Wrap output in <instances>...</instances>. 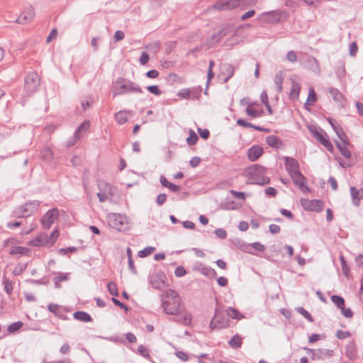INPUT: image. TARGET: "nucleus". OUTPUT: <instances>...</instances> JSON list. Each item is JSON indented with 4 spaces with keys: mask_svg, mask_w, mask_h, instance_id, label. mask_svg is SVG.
<instances>
[{
    "mask_svg": "<svg viewBox=\"0 0 363 363\" xmlns=\"http://www.w3.org/2000/svg\"><path fill=\"white\" fill-rule=\"evenodd\" d=\"M161 299L162 306L167 314L177 315L185 309L182 298L175 290L167 289L162 295Z\"/></svg>",
    "mask_w": 363,
    "mask_h": 363,
    "instance_id": "1",
    "label": "nucleus"
},
{
    "mask_svg": "<svg viewBox=\"0 0 363 363\" xmlns=\"http://www.w3.org/2000/svg\"><path fill=\"white\" fill-rule=\"evenodd\" d=\"M214 233L220 239H225L227 237V233L223 228H218Z\"/></svg>",
    "mask_w": 363,
    "mask_h": 363,
    "instance_id": "60",
    "label": "nucleus"
},
{
    "mask_svg": "<svg viewBox=\"0 0 363 363\" xmlns=\"http://www.w3.org/2000/svg\"><path fill=\"white\" fill-rule=\"evenodd\" d=\"M226 312L227 315L233 319L241 320L245 318V315L243 314H242L233 307H229L227 309Z\"/></svg>",
    "mask_w": 363,
    "mask_h": 363,
    "instance_id": "34",
    "label": "nucleus"
},
{
    "mask_svg": "<svg viewBox=\"0 0 363 363\" xmlns=\"http://www.w3.org/2000/svg\"><path fill=\"white\" fill-rule=\"evenodd\" d=\"M241 0H227L225 2L218 3L214 7L218 10H232L239 6Z\"/></svg>",
    "mask_w": 363,
    "mask_h": 363,
    "instance_id": "15",
    "label": "nucleus"
},
{
    "mask_svg": "<svg viewBox=\"0 0 363 363\" xmlns=\"http://www.w3.org/2000/svg\"><path fill=\"white\" fill-rule=\"evenodd\" d=\"M23 325V323L22 321H17L9 325L7 328V330L9 333H13L18 330Z\"/></svg>",
    "mask_w": 363,
    "mask_h": 363,
    "instance_id": "45",
    "label": "nucleus"
},
{
    "mask_svg": "<svg viewBox=\"0 0 363 363\" xmlns=\"http://www.w3.org/2000/svg\"><path fill=\"white\" fill-rule=\"evenodd\" d=\"M242 344V338L238 335L235 334L229 341L228 345L233 349L240 348Z\"/></svg>",
    "mask_w": 363,
    "mask_h": 363,
    "instance_id": "29",
    "label": "nucleus"
},
{
    "mask_svg": "<svg viewBox=\"0 0 363 363\" xmlns=\"http://www.w3.org/2000/svg\"><path fill=\"white\" fill-rule=\"evenodd\" d=\"M209 326L212 330L225 328L228 326V320L223 317L222 313H219L218 308H216L214 316Z\"/></svg>",
    "mask_w": 363,
    "mask_h": 363,
    "instance_id": "9",
    "label": "nucleus"
},
{
    "mask_svg": "<svg viewBox=\"0 0 363 363\" xmlns=\"http://www.w3.org/2000/svg\"><path fill=\"white\" fill-rule=\"evenodd\" d=\"M128 92L142 93V89L137 84L125 79H118L113 83V96L125 94Z\"/></svg>",
    "mask_w": 363,
    "mask_h": 363,
    "instance_id": "4",
    "label": "nucleus"
},
{
    "mask_svg": "<svg viewBox=\"0 0 363 363\" xmlns=\"http://www.w3.org/2000/svg\"><path fill=\"white\" fill-rule=\"evenodd\" d=\"M48 311L53 313L56 317L62 320H68V317L66 315L67 312L70 311L67 308L55 303H50L48 306Z\"/></svg>",
    "mask_w": 363,
    "mask_h": 363,
    "instance_id": "11",
    "label": "nucleus"
},
{
    "mask_svg": "<svg viewBox=\"0 0 363 363\" xmlns=\"http://www.w3.org/2000/svg\"><path fill=\"white\" fill-rule=\"evenodd\" d=\"M69 279V274H62L61 272H58V276L54 277L53 281L55 283V288H60V282L65 281Z\"/></svg>",
    "mask_w": 363,
    "mask_h": 363,
    "instance_id": "40",
    "label": "nucleus"
},
{
    "mask_svg": "<svg viewBox=\"0 0 363 363\" xmlns=\"http://www.w3.org/2000/svg\"><path fill=\"white\" fill-rule=\"evenodd\" d=\"M111 300L116 306H119L121 308L124 309L125 311L128 310V307L127 306V305L121 302L117 298L113 297Z\"/></svg>",
    "mask_w": 363,
    "mask_h": 363,
    "instance_id": "61",
    "label": "nucleus"
},
{
    "mask_svg": "<svg viewBox=\"0 0 363 363\" xmlns=\"http://www.w3.org/2000/svg\"><path fill=\"white\" fill-rule=\"evenodd\" d=\"M58 216V210L56 208L49 210L42 218L41 221L44 227L49 228L54 223V218Z\"/></svg>",
    "mask_w": 363,
    "mask_h": 363,
    "instance_id": "14",
    "label": "nucleus"
},
{
    "mask_svg": "<svg viewBox=\"0 0 363 363\" xmlns=\"http://www.w3.org/2000/svg\"><path fill=\"white\" fill-rule=\"evenodd\" d=\"M331 301L340 309H343L342 308L345 306V299L340 296L333 295L331 296Z\"/></svg>",
    "mask_w": 363,
    "mask_h": 363,
    "instance_id": "41",
    "label": "nucleus"
},
{
    "mask_svg": "<svg viewBox=\"0 0 363 363\" xmlns=\"http://www.w3.org/2000/svg\"><path fill=\"white\" fill-rule=\"evenodd\" d=\"M41 155L45 160H50L52 157V152L50 147H45L42 150Z\"/></svg>",
    "mask_w": 363,
    "mask_h": 363,
    "instance_id": "52",
    "label": "nucleus"
},
{
    "mask_svg": "<svg viewBox=\"0 0 363 363\" xmlns=\"http://www.w3.org/2000/svg\"><path fill=\"white\" fill-rule=\"evenodd\" d=\"M186 274V270L182 266H178L174 269V274L177 277H182Z\"/></svg>",
    "mask_w": 363,
    "mask_h": 363,
    "instance_id": "53",
    "label": "nucleus"
},
{
    "mask_svg": "<svg viewBox=\"0 0 363 363\" xmlns=\"http://www.w3.org/2000/svg\"><path fill=\"white\" fill-rule=\"evenodd\" d=\"M312 135L330 152H333V146L330 141L329 136L323 130L311 129Z\"/></svg>",
    "mask_w": 363,
    "mask_h": 363,
    "instance_id": "8",
    "label": "nucleus"
},
{
    "mask_svg": "<svg viewBox=\"0 0 363 363\" xmlns=\"http://www.w3.org/2000/svg\"><path fill=\"white\" fill-rule=\"evenodd\" d=\"M336 145L337 149L345 157L348 159L351 157V152L345 145H342L339 143H337Z\"/></svg>",
    "mask_w": 363,
    "mask_h": 363,
    "instance_id": "49",
    "label": "nucleus"
},
{
    "mask_svg": "<svg viewBox=\"0 0 363 363\" xmlns=\"http://www.w3.org/2000/svg\"><path fill=\"white\" fill-rule=\"evenodd\" d=\"M160 180L163 186L168 188L172 191L176 192L180 190L179 186L169 182L164 176H161Z\"/></svg>",
    "mask_w": 363,
    "mask_h": 363,
    "instance_id": "28",
    "label": "nucleus"
},
{
    "mask_svg": "<svg viewBox=\"0 0 363 363\" xmlns=\"http://www.w3.org/2000/svg\"><path fill=\"white\" fill-rule=\"evenodd\" d=\"M192 320V316L190 313H186L182 316L178 317L175 319V321L184 325H190Z\"/></svg>",
    "mask_w": 363,
    "mask_h": 363,
    "instance_id": "36",
    "label": "nucleus"
},
{
    "mask_svg": "<svg viewBox=\"0 0 363 363\" xmlns=\"http://www.w3.org/2000/svg\"><path fill=\"white\" fill-rule=\"evenodd\" d=\"M198 270L202 274H203L204 276H206L210 279L215 278L217 275L215 269H213V268H211L210 267L203 266V264H201V267L198 268Z\"/></svg>",
    "mask_w": 363,
    "mask_h": 363,
    "instance_id": "27",
    "label": "nucleus"
},
{
    "mask_svg": "<svg viewBox=\"0 0 363 363\" xmlns=\"http://www.w3.org/2000/svg\"><path fill=\"white\" fill-rule=\"evenodd\" d=\"M243 176L250 184L264 185L269 183V178L266 176V169L259 164H253L247 167Z\"/></svg>",
    "mask_w": 363,
    "mask_h": 363,
    "instance_id": "2",
    "label": "nucleus"
},
{
    "mask_svg": "<svg viewBox=\"0 0 363 363\" xmlns=\"http://www.w3.org/2000/svg\"><path fill=\"white\" fill-rule=\"evenodd\" d=\"M25 82L27 89L32 91L37 88L39 84V78L35 72H31L26 76Z\"/></svg>",
    "mask_w": 363,
    "mask_h": 363,
    "instance_id": "16",
    "label": "nucleus"
},
{
    "mask_svg": "<svg viewBox=\"0 0 363 363\" xmlns=\"http://www.w3.org/2000/svg\"><path fill=\"white\" fill-rule=\"evenodd\" d=\"M296 311L301 315H302L308 321L311 323L314 322V318H313V316L303 307H298L296 308Z\"/></svg>",
    "mask_w": 363,
    "mask_h": 363,
    "instance_id": "44",
    "label": "nucleus"
},
{
    "mask_svg": "<svg viewBox=\"0 0 363 363\" xmlns=\"http://www.w3.org/2000/svg\"><path fill=\"white\" fill-rule=\"evenodd\" d=\"M284 77V75L281 72L277 73L274 77L275 89L278 92H281L282 91Z\"/></svg>",
    "mask_w": 363,
    "mask_h": 363,
    "instance_id": "37",
    "label": "nucleus"
},
{
    "mask_svg": "<svg viewBox=\"0 0 363 363\" xmlns=\"http://www.w3.org/2000/svg\"><path fill=\"white\" fill-rule=\"evenodd\" d=\"M287 60L291 62H295L297 60V55L294 51H289L286 55Z\"/></svg>",
    "mask_w": 363,
    "mask_h": 363,
    "instance_id": "64",
    "label": "nucleus"
},
{
    "mask_svg": "<svg viewBox=\"0 0 363 363\" xmlns=\"http://www.w3.org/2000/svg\"><path fill=\"white\" fill-rule=\"evenodd\" d=\"M316 353L317 354L315 355V357H316L317 360H322L327 357H333L334 354L333 350L328 349H318L316 350Z\"/></svg>",
    "mask_w": 363,
    "mask_h": 363,
    "instance_id": "26",
    "label": "nucleus"
},
{
    "mask_svg": "<svg viewBox=\"0 0 363 363\" xmlns=\"http://www.w3.org/2000/svg\"><path fill=\"white\" fill-rule=\"evenodd\" d=\"M108 225L119 231L125 232L130 228L128 217L122 213H108L106 216Z\"/></svg>",
    "mask_w": 363,
    "mask_h": 363,
    "instance_id": "3",
    "label": "nucleus"
},
{
    "mask_svg": "<svg viewBox=\"0 0 363 363\" xmlns=\"http://www.w3.org/2000/svg\"><path fill=\"white\" fill-rule=\"evenodd\" d=\"M350 192L354 203H357L363 199V189H357L355 187H351Z\"/></svg>",
    "mask_w": 363,
    "mask_h": 363,
    "instance_id": "33",
    "label": "nucleus"
},
{
    "mask_svg": "<svg viewBox=\"0 0 363 363\" xmlns=\"http://www.w3.org/2000/svg\"><path fill=\"white\" fill-rule=\"evenodd\" d=\"M342 308L340 310L345 317L350 318L353 316V311L350 308H346L345 306Z\"/></svg>",
    "mask_w": 363,
    "mask_h": 363,
    "instance_id": "62",
    "label": "nucleus"
},
{
    "mask_svg": "<svg viewBox=\"0 0 363 363\" xmlns=\"http://www.w3.org/2000/svg\"><path fill=\"white\" fill-rule=\"evenodd\" d=\"M189 137L186 138V142L189 145H195L198 140V136L196 133L190 130L189 132Z\"/></svg>",
    "mask_w": 363,
    "mask_h": 363,
    "instance_id": "47",
    "label": "nucleus"
},
{
    "mask_svg": "<svg viewBox=\"0 0 363 363\" xmlns=\"http://www.w3.org/2000/svg\"><path fill=\"white\" fill-rule=\"evenodd\" d=\"M243 104L247 105L246 113L251 118H258L263 115L264 111L262 106L258 103H248L242 101Z\"/></svg>",
    "mask_w": 363,
    "mask_h": 363,
    "instance_id": "10",
    "label": "nucleus"
},
{
    "mask_svg": "<svg viewBox=\"0 0 363 363\" xmlns=\"http://www.w3.org/2000/svg\"><path fill=\"white\" fill-rule=\"evenodd\" d=\"M73 317L74 319L84 323L92 321L91 316L87 312L82 311H78L74 312L73 314Z\"/></svg>",
    "mask_w": 363,
    "mask_h": 363,
    "instance_id": "25",
    "label": "nucleus"
},
{
    "mask_svg": "<svg viewBox=\"0 0 363 363\" xmlns=\"http://www.w3.org/2000/svg\"><path fill=\"white\" fill-rule=\"evenodd\" d=\"M107 289H108V292L112 296H118V287L114 282L110 281L107 285Z\"/></svg>",
    "mask_w": 363,
    "mask_h": 363,
    "instance_id": "50",
    "label": "nucleus"
},
{
    "mask_svg": "<svg viewBox=\"0 0 363 363\" xmlns=\"http://www.w3.org/2000/svg\"><path fill=\"white\" fill-rule=\"evenodd\" d=\"M284 16H286V13L282 11H272L262 13L258 19L263 23H275L279 22Z\"/></svg>",
    "mask_w": 363,
    "mask_h": 363,
    "instance_id": "6",
    "label": "nucleus"
},
{
    "mask_svg": "<svg viewBox=\"0 0 363 363\" xmlns=\"http://www.w3.org/2000/svg\"><path fill=\"white\" fill-rule=\"evenodd\" d=\"M47 243H48V236L45 233H40L35 238L28 242V245L33 247H41Z\"/></svg>",
    "mask_w": 363,
    "mask_h": 363,
    "instance_id": "18",
    "label": "nucleus"
},
{
    "mask_svg": "<svg viewBox=\"0 0 363 363\" xmlns=\"http://www.w3.org/2000/svg\"><path fill=\"white\" fill-rule=\"evenodd\" d=\"M269 231L272 234H277L281 231V228L277 224H271L269 226Z\"/></svg>",
    "mask_w": 363,
    "mask_h": 363,
    "instance_id": "59",
    "label": "nucleus"
},
{
    "mask_svg": "<svg viewBox=\"0 0 363 363\" xmlns=\"http://www.w3.org/2000/svg\"><path fill=\"white\" fill-rule=\"evenodd\" d=\"M255 14V11L253 9H251V10L247 11L246 13H245L244 14H242L240 17V19H241V21H245V20L254 16Z\"/></svg>",
    "mask_w": 363,
    "mask_h": 363,
    "instance_id": "63",
    "label": "nucleus"
},
{
    "mask_svg": "<svg viewBox=\"0 0 363 363\" xmlns=\"http://www.w3.org/2000/svg\"><path fill=\"white\" fill-rule=\"evenodd\" d=\"M329 123L332 125L333 130L336 133L338 138L344 143H346L347 141V137L346 135V133H345L344 130L342 128V127L338 124H334L331 119H329Z\"/></svg>",
    "mask_w": 363,
    "mask_h": 363,
    "instance_id": "24",
    "label": "nucleus"
},
{
    "mask_svg": "<svg viewBox=\"0 0 363 363\" xmlns=\"http://www.w3.org/2000/svg\"><path fill=\"white\" fill-rule=\"evenodd\" d=\"M267 143L272 147L279 148L282 143L280 140L275 135H269L266 138Z\"/></svg>",
    "mask_w": 363,
    "mask_h": 363,
    "instance_id": "30",
    "label": "nucleus"
},
{
    "mask_svg": "<svg viewBox=\"0 0 363 363\" xmlns=\"http://www.w3.org/2000/svg\"><path fill=\"white\" fill-rule=\"evenodd\" d=\"M155 250V247H145L144 249H143L142 250H140L138 253V256L139 257H145L148 255H150L153 251Z\"/></svg>",
    "mask_w": 363,
    "mask_h": 363,
    "instance_id": "46",
    "label": "nucleus"
},
{
    "mask_svg": "<svg viewBox=\"0 0 363 363\" xmlns=\"http://www.w3.org/2000/svg\"><path fill=\"white\" fill-rule=\"evenodd\" d=\"M28 281L36 285H48L49 284V280L45 278L41 279H30Z\"/></svg>",
    "mask_w": 363,
    "mask_h": 363,
    "instance_id": "56",
    "label": "nucleus"
},
{
    "mask_svg": "<svg viewBox=\"0 0 363 363\" xmlns=\"http://www.w3.org/2000/svg\"><path fill=\"white\" fill-rule=\"evenodd\" d=\"M27 268V264L26 263H17L16 265L14 267V269L13 270L12 273L14 276H19L21 275Z\"/></svg>",
    "mask_w": 363,
    "mask_h": 363,
    "instance_id": "42",
    "label": "nucleus"
},
{
    "mask_svg": "<svg viewBox=\"0 0 363 363\" xmlns=\"http://www.w3.org/2000/svg\"><path fill=\"white\" fill-rule=\"evenodd\" d=\"M34 210L35 208H28L26 206H17L12 211V216L17 218H27L33 213Z\"/></svg>",
    "mask_w": 363,
    "mask_h": 363,
    "instance_id": "13",
    "label": "nucleus"
},
{
    "mask_svg": "<svg viewBox=\"0 0 363 363\" xmlns=\"http://www.w3.org/2000/svg\"><path fill=\"white\" fill-rule=\"evenodd\" d=\"M2 284H4L5 292L9 296L11 295L13 291V282L4 275Z\"/></svg>",
    "mask_w": 363,
    "mask_h": 363,
    "instance_id": "31",
    "label": "nucleus"
},
{
    "mask_svg": "<svg viewBox=\"0 0 363 363\" xmlns=\"http://www.w3.org/2000/svg\"><path fill=\"white\" fill-rule=\"evenodd\" d=\"M190 90L188 89H181L177 95L178 96H179L181 99H189V96H190Z\"/></svg>",
    "mask_w": 363,
    "mask_h": 363,
    "instance_id": "58",
    "label": "nucleus"
},
{
    "mask_svg": "<svg viewBox=\"0 0 363 363\" xmlns=\"http://www.w3.org/2000/svg\"><path fill=\"white\" fill-rule=\"evenodd\" d=\"M301 91V86L298 83L293 81L290 91V97L294 99H298Z\"/></svg>",
    "mask_w": 363,
    "mask_h": 363,
    "instance_id": "35",
    "label": "nucleus"
},
{
    "mask_svg": "<svg viewBox=\"0 0 363 363\" xmlns=\"http://www.w3.org/2000/svg\"><path fill=\"white\" fill-rule=\"evenodd\" d=\"M236 123L238 125L242 126V127H245V128L250 127V128H253L256 130H262L261 128L253 125L252 124L248 123L247 121H246L245 120L242 119V118L238 119Z\"/></svg>",
    "mask_w": 363,
    "mask_h": 363,
    "instance_id": "51",
    "label": "nucleus"
},
{
    "mask_svg": "<svg viewBox=\"0 0 363 363\" xmlns=\"http://www.w3.org/2000/svg\"><path fill=\"white\" fill-rule=\"evenodd\" d=\"M329 94L331 96L333 101L335 102L341 103L342 101L343 100L342 94L337 89H330Z\"/></svg>",
    "mask_w": 363,
    "mask_h": 363,
    "instance_id": "39",
    "label": "nucleus"
},
{
    "mask_svg": "<svg viewBox=\"0 0 363 363\" xmlns=\"http://www.w3.org/2000/svg\"><path fill=\"white\" fill-rule=\"evenodd\" d=\"M294 183L298 186L299 189L303 193H308L310 192V189L306 185V178L301 173H296L295 174H292L291 177Z\"/></svg>",
    "mask_w": 363,
    "mask_h": 363,
    "instance_id": "12",
    "label": "nucleus"
},
{
    "mask_svg": "<svg viewBox=\"0 0 363 363\" xmlns=\"http://www.w3.org/2000/svg\"><path fill=\"white\" fill-rule=\"evenodd\" d=\"M345 355L350 360H354L357 357V349L354 341H351L346 346Z\"/></svg>",
    "mask_w": 363,
    "mask_h": 363,
    "instance_id": "23",
    "label": "nucleus"
},
{
    "mask_svg": "<svg viewBox=\"0 0 363 363\" xmlns=\"http://www.w3.org/2000/svg\"><path fill=\"white\" fill-rule=\"evenodd\" d=\"M303 208L308 211L320 212L323 210L324 206H303Z\"/></svg>",
    "mask_w": 363,
    "mask_h": 363,
    "instance_id": "54",
    "label": "nucleus"
},
{
    "mask_svg": "<svg viewBox=\"0 0 363 363\" xmlns=\"http://www.w3.org/2000/svg\"><path fill=\"white\" fill-rule=\"evenodd\" d=\"M99 192L98 196L101 202L108 201L111 197L116 194V189L111 184L102 182L99 185Z\"/></svg>",
    "mask_w": 363,
    "mask_h": 363,
    "instance_id": "5",
    "label": "nucleus"
},
{
    "mask_svg": "<svg viewBox=\"0 0 363 363\" xmlns=\"http://www.w3.org/2000/svg\"><path fill=\"white\" fill-rule=\"evenodd\" d=\"M138 352L141 355L142 357L146 358V359H150L151 357L150 355L149 350L143 346V345H140L138 347Z\"/></svg>",
    "mask_w": 363,
    "mask_h": 363,
    "instance_id": "48",
    "label": "nucleus"
},
{
    "mask_svg": "<svg viewBox=\"0 0 363 363\" xmlns=\"http://www.w3.org/2000/svg\"><path fill=\"white\" fill-rule=\"evenodd\" d=\"M263 153V149L259 145H254L248 150V159L254 162L257 160Z\"/></svg>",
    "mask_w": 363,
    "mask_h": 363,
    "instance_id": "20",
    "label": "nucleus"
},
{
    "mask_svg": "<svg viewBox=\"0 0 363 363\" xmlns=\"http://www.w3.org/2000/svg\"><path fill=\"white\" fill-rule=\"evenodd\" d=\"M29 249L25 247L21 246H14L12 247L9 251L10 255H26L28 252Z\"/></svg>",
    "mask_w": 363,
    "mask_h": 363,
    "instance_id": "38",
    "label": "nucleus"
},
{
    "mask_svg": "<svg viewBox=\"0 0 363 363\" xmlns=\"http://www.w3.org/2000/svg\"><path fill=\"white\" fill-rule=\"evenodd\" d=\"M250 247H252L259 252L265 250V246L259 242H253L252 245H246L245 243H243L240 247V248L244 252L254 255L255 253L250 251Z\"/></svg>",
    "mask_w": 363,
    "mask_h": 363,
    "instance_id": "22",
    "label": "nucleus"
},
{
    "mask_svg": "<svg viewBox=\"0 0 363 363\" xmlns=\"http://www.w3.org/2000/svg\"><path fill=\"white\" fill-rule=\"evenodd\" d=\"M285 166L286 169L291 177L292 174L299 173V165L296 160L291 157L285 158Z\"/></svg>",
    "mask_w": 363,
    "mask_h": 363,
    "instance_id": "17",
    "label": "nucleus"
},
{
    "mask_svg": "<svg viewBox=\"0 0 363 363\" xmlns=\"http://www.w3.org/2000/svg\"><path fill=\"white\" fill-rule=\"evenodd\" d=\"M351 335V333L350 331H343L341 330H339L336 332V337L340 340H343L346 337H348Z\"/></svg>",
    "mask_w": 363,
    "mask_h": 363,
    "instance_id": "57",
    "label": "nucleus"
},
{
    "mask_svg": "<svg viewBox=\"0 0 363 363\" xmlns=\"http://www.w3.org/2000/svg\"><path fill=\"white\" fill-rule=\"evenodd\" d=\"M147 89L152 94L159 96L162 94L160 88L157 85H151L147 87Z\"/></svg>",
    "mask_w": 363,
    "mask_h": 363,
    "instance_id": "55",
    "label": "nucleus"
},
{
    "mask_svg": "<svg viewBox=\"0 0 363 363\" xmlns=\"http://www.w3.org/2000/svg\"><path fill=\"white\" fill-rule=\"evenodd\" d=\"M340 260L341 263V267L343 274L345 277H348L350 274V268L347 264V262L342 255L340 256Z\"/></svg>",
    "mask_w": 363,
    "mask_h": 363,
    "instance_id": "43",
    "label": "nucleus"
},
{
    "mask_svg": "<svg viewBox=\"0 0 363 363\" xmlns=\"http://www.w3.org/2000/svg\"><path fill=\"white\" fill-rule=\"evenodd\" d=\"M131 116L132 112L130 111L121 110L115 114L114 118L118 124L122 125L127 123Z\"/></svg>",
    "mask_w": 363,
    "mask_h": 363,
    "instance_id": "19",
    "label": "nucleus"
},
{
    "mask_svg": "<svg viewBox=\"0 0 363 363\" xmlns=\"http://www.w3.org/2000/svg\"><path fill=\"white\" fill-rule=\"evenodd\" d=\"M317 101V95L313 87H309L308 95L305 106H313Z\"/></svg>",
    "mask_w": 363,
    "mask_h": 363,
    "instance_id": "32",
    "label": "nucleus"
},
{
    "mask_svg": "<svg viewBox=\"0 0 363 363\" xmlns=\"http://www.w3.org/2000/svg\"><path fill=\"white\" fill-rule=\"evenodd\" d=\"M151 286L156 289H162L165 285L166 275L162 271H157L148 277Z\"/></svg>",
    "mask_w": 363,
    "mask_h": 363,
    "instance_id": "7",
    "label": "nucleus"
},
{
    "mask_svg": "<svg viewBox=\"0 0 363 363\" xmlns=\"http://www.w3.org/2000/svg\"><path fill=\"white\" fill-rule=\"evenodd\" d=\"M35 11L33 9H28L23 11L18 18L20 23H26L31 21L35 17Z\"/></svg>",
    "mask_w": 363,
    "mask_h": 363,
    "instance_id": "21",
    "label": "nucleus"
}]
</instances>
